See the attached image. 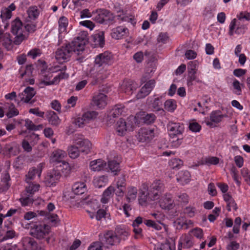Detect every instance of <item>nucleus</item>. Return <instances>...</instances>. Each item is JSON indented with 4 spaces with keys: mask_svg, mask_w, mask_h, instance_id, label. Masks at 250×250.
<instances>
[{
    "mask_svg": "<svg viewBox=\"0 0 250 250\" xmlns=\"http://www.w3.org/2000/svg\"><path fill=\"white\" fill-rule=\"evenodd\" d=\"M23 23L19 18H16L11 22V32L16 35L14 41L10 33H5L0 29V54L3 53L1 46L4 47L8 51L11 50L14 44L19 45L26 39L23 34Z\"/></svg>",
    "mask_w": 250,
    "mask_h": 250,
    "instance_id": "obj_1",
    "label": "nucleus"
},
{
    "mask_svg": "<svg viewBox=\"0 0 250 250\" xmlns=\"http://www.w3.org/2000/svg\"><path fill=\"white\" fill-rule=\"evenodd\" d=\"M84 41L78 37L71 43L59 48L55 53L56 59L60 63L68 62L73 53L81 54L84 49Z\"/></svg>",
    "mask_w": 250,
    "mask_h": 250,
    "instance_id": "obj_2",
    "label": "nucleus"
},
{
    "mask_svg": "<svg viewBox=\"0 0 250 250\" xmlns=\"http://www.w3.org/2000/svg\"><path fill=\"white\" fill-rule=\"evenodd\" d=\"M171 138L172 146L175 147L179 146L183 141V133L184 132V125L180 123L169 122L167 125Z\"/></svg>",
    "mask_w": 250,
    "mask_h": 250,
    "instance_id": "obj_3",
    "label": "nucleus"
},
{
    "mask_svg": "<svg viewBox=\"0 0 250 250\" xmlns=\"http://www.w3.org/2000/svg\"><path fill=\"white\" fill-rule=\"evenodd\" d=\"M164 184L160 180L154 181L149 188H147V186L145 184L143 185V189L146 190L149 192L151 200L158 199L160 197V195L164 191Z\"/></svg>",
    "mask_w": 250,
    "mask_h": 250,
    "instance_id": "obj_4",
    "label": "nucleus"
},
{
    "mask_svg": "<svg viewBox=\"0 0 250 250\" xmlns=\"http://www.w3.org/2000/svg\"><path fill=\"white\" fill-rule=\"evenodd\" d=\"M66 156V153L61 149H57L54 150L51 156V160L52 162L62 163L63 169H65V173L64 176H67L70 172L68 164L63 160Z\"/></svg>",
    "mask_w": 250,
    "mask_h": 250,
    "instance_id": "obj_5",
    "label": "nucleus"
},
{
    "mask_svg": "<svg viewBox=\"0 0 250 250\" xmlns=\"http://www.w3.org/2000/svg\"><path fill=\"white\" fill-rule=\"evenodd\" d=\"M99 240L103 245L113 246L120 243L119 238L113 231H108L104 234H100Z\"/></svg>",
    "mask_w": 250,
    "mask_h": 250,
    "instance_id": "obj_6",
    "label": "nucleus"
},
{
    "mask_svg": "<svg viewBox=\"0 0 250 250\" xmlns=\"http://www.w3.org/2000/svg\"><path fill=\"white\" fill-rule=\"evenodd\" d=\"M49 232V227L46 225H34L30 230V234L33 237L39 239H42Z\"/></svg>",
    "mask_w": 250,
    "mask_h": 250,
    "instance_id": "obj_7",
    "label": "nucleus"
},
{
    "mask_svg": "<svg viewBox=\"0 0 250 250\" xmlns=\"http://www.w3.org/2000/svg\"><path fill=\"white\" fill-rule=\"evenodd\" d=\"M98 113L94 111H87L84 113L82 117H78L75 119L74 123L76 125L79 127H83L87 124L90 120L96 118Z\"/></svg>",
    "mask_w": 250,
    "mask_h": 250,
    "instance_id": "obj_8",
    "label": "nucleus"
},
{
    "mask_svg": "<svg viewBox=\"0 0 250 250\" xmlns=\"http://www.w3.org/2000/svg\"><path fill=\"white\" fill-rule=\"evenodd\" d=\"M161 97H148L147 99V102L148 105L154 111L160 112V114L164 115L165 114L164 110L162 108V102L161 101Z\"/></svg>",
    "mask_w": 250,
    "mask_h": 250,
    "instance_id": "obj_9",
    "label": "nucleus"
},
{
    "mask_svg": "<svg viewBox=\"0 0 250 250\" xmlns=\"http://www.w3.org/2000/svg\"><path fill=\"white\" fill-rule=\"evenodd\" d=\"M128 35V28L123 26H118L113 28L110 33L111 37L115 40L122 39Z\"/></svg>",
    "mask_w": 250,
    "mask_h": 250,
    "instance_id": "obj_10",
    "label": "nucleus"
},
{
    "mask_svg": "<svg viewBox=\"0 0 250 250\" xmlns=\"http://www.w3.org/2000/svg\"><path fill=\"white\" fill-rule=\"evenodd\" d=\"M112 55L110 53L105 51L96 56L95 59V65L98 67L108 64L111 60Z\"/></svg>",
    "mask_w": 250,
    "mask_h": 250,
    "instance_id": "obj_11",
    "label": "nucleus"
},
{
    "mask_svg": "<svg viewBox=\"0 0 250 250\" xmlns=\"http://www.w3.org/2000/svg\"><path fill=\"white\" fill-rule=\"evenodd\" d=\"M154 129L151 128H141L138 134L140 141H149L154 137Z\"/></svg>",
    "mask_w": 250,
    "mask_h": 250,
    "instance_id": "obj_12",
    "label": "nucleus"
},
{
    "mask_svg": "<svg viewBox=\"0 0 250 250\" xmlns=\"http://www.w3.org/2000/svg\"><path fill=\"white\" fill-rule=\"evenodd\" d=\"M236 19H233L229 24V34L232 36L234 33L237 34H244L247 29V27L245 25H241L240 23L236 24Z\"/></svg>",
    "mask_w": 250,
    "mask_h": 250,
    "instance_id": "obj_13",
    "label": "nucleus"
},
{
    "mask_svg": "<svg viewBox=\"0 0 250 250\" xmlns=\"http://www.w3.org/2000/svg\"><path fill=\"white\" fill-rule=\"evenodd\" d=\"M107 96L103 93H98L93 97L92 104L98 108H104L107 104Z\"/></svg>",
    "mask_w": 250,
    "mask_h": 250,
    "instance_id": "obj_14",
    "label": "nucleus"
},
{
    "mask_svg": "<svg viewBox=\"0 0 250 250\" xmlns=\"http://www.w3.org/2000/svg\"><path fill=\"white\" fill-rule=\"evenodd\" d=\"M75 145L78 146L81 153L84 154H87L91 147V144L90 141L83 138L76 140Z\"/></svg>",
    "mask_w": 250,
    "mask_h": 250,
    "instance_id": "obj_15",
    "label": "nucleus"
},
{
    "mask_svg": "<svg viewBox=\"0 0 250 250\" xmlns=\"http://www.w3.org/2000/svg\"><path fill=\"white\" fill-rule=\"evenodd\" d=\"M62 165H60V166L57 167V169H53L48 173L47 180L49 183L53 184L60 179L62 175L60 171H62V173H64V175L65 174V171H64L63 168H62Z\"/></svg>",
    "mask_w": 250,
    "mask_h": 250,
    "instance_id": "obj_16",
    "label": "nucleus"
},
{
    "mask_svg": "<svg viewBox=\"0 0 250 250\" xmlns=\"http://www.w3.org/2000/svg\"><path fill=\"white\" fill-rule=\"evenodd\" d=\"M159 202L160 207L164 209L170 210L174 207L173 200L170 194H165Z\"/></svg>",
    "mask_w": 250,
    "mask_h": 250,
    "instance_id": "obj_17",
    "label": "nucleus"
},
{
    "mask_svg": "<svg viewBox=\"0 0 250 250\" xmlns=\"http://www.w3.org/2000/svg\"><path fill=\"white\" fill-rule=\"evenodd\" d=\"M193 238L190 234H185L180 238L178 250H182V247L186 249L191 248L193 246Z\"/></svg>",
    "mask_w": 250,
    "mask_h": 250,
    "instance_id": "obj_18",
    "label": "nucleus"
},
{
    "mask_svg": "<svg viewBox=\"0 0 250 250\" xmlns=\"http://www.w3.org/2000/svg\"><path fill=\"white\" fill-rule=\"evenodd\" d=\"M225 117H227V115L222 114L220 110L213 111L210 114L209 118L210 122L208 121H206V124L208 126H213V123L218 124Z\"/></svg>",
    "mask_w": 250,
    "mask_h": 250,
    "instance_id": "obj_19",
    "label": "nucleus"
},
{
    "mask_svg": "<svg viewBox=\"0 0 250 250\" xmlns=\"http://www.w3.org/2000/svg\"><path fill=\"white\" fill-rule=\"evenodd\" d=\"M23 249L26 250H37L38 244L34 238L30 237H24L22 239Z\"/></svg>",
    "mask_w": 250,
    "mask_h": 250,
    "instance_id": "obj_20",
    "label": "nucleus"
},
{
    "mask_svg": "<svg viewBox=\"0 0 250 250\" xmlns=\"http://www.w3.org/2000/svg\"><path fill=\"white\" fill-rule=\"evenodd\" d=\"M122 86L124 92L130 95L138 87V84L133 80H125L123 82Z\"/></svg>",
    "mask_w": 250,
    "mask_h": 250,
    "instance_id": "obj_21",
    "label": "nucleus"
},
{
    "mask_svg": "<svg viewBox=\"0 0 250 250\" xmlns=\"http://www.w3.org/2000/svg\"><path fill=\"white\" fill-rule=\"evenodd\" d=\"M36 91L35 89L31 87L28 86L23 92L19 95L21 101L24 103H28L31 99L35 96Z\"/></svg>",
    "mask_w": 250,
    "mask_h": 250,
    "instance_id": "obj_22",
    "label": "nucleus"
},
{
    "mask_svg": "<svg viewBox=\"0 0 250 250\" xmlns=\"http://www.w3.org/2000/svg\"><path fill=\"white\" fill-rule=\"evenodd\" d=\"M59 23V40H62L63 35L66 33V29L68 25V20L64 17H61L58 21Z\"/></svg>",
    "mask_w": 250,
    "mask_h": 250,
    "instance_id": "obj_23",
    "label": "nucleus"
},
{
    "mask_svg": "<svg viewBox=\"0 0 250 250\" xmlns=\"http://www.w3.org/2000/svg\"><path fill=\"white\" fill-rule=\"evenodd\" d=\"M15 236L16 232L13 229H10L5 225H4V227L1 229L0 238L1 241L13 238Z\"/></svg>",
    "mask_w": 250,
    "mask_h": 250,
    "instance_id": "obj_24",
    "label": "nucleus"
},
{
    "mask_svg": "<svg viewBox=\"0 0 250 250\" xmlns=\"http://www.w3.org/2000/svg\"><path fill=\"white\" fill-rule=\"evenodd\" d=\"M105 166L106 163L100 159L92 161L89 164L91 170L94 171H99L103 170Z\"/></svg>",
    "mask_w": 250,
    "mask_h": 250,
    "instance_id": "obj_25",
    "label": "nucleus"
},
{
    "mask_svg": "<svg viewBox=\"0 0 250 250\" xmlns=\"http://www.w3.org/2000/svg\"><path fill=\"white\" fill-rule=\"evenodd\" d=\"M125 108L124 105L122 104H117L115 105L110 111V117L116 118L125 113Z\"/></svg>",
    "mask_w": 250,
    "mask_h": 250,
    "instance_id": "obj_26",
    "label": "nucleus"
},
{
    "mask_svg": "<svg viewBox=\"0 0 250 250\" xmlns=\"http://www.w3.org/2000/svg\"><path fill=\"white\" fill-rule=\"evenodd\" d=\"M104 35V32L100 31L92 36L93 42L96 46L103 47L104 46L105 43Z\"/></svg>",
    "mask_w": 250,
    "mask_h": 250,
    "instance_id": "obj_27",
    "label": "nucleus"
},
{
    "mask_svg": "<svg viewBox=\"0 0 250 250\" xmlns=\"http://www.w3.org/2000/svg\"><path fill=\"white\" fill-rule=\"evenodd\" d=\"M4 109L8 118H10L19 114V111L13 104L7 103L4 105Z\"/></svg>",
    "mask_w": 250,
    "mask_h": 250,
    "instance_id": "obj_28",
    "label": "nucleus"
},
{
    "mask_svg": "<svg viewBox=\"0 0 250 250\" xmlns=\"http://www.w3.org/2000/svg\"><path fill=\"white\" fill-rule=\"evenodd\" d=\"M16 6L14 3H11L8 7L1 9L0 17L2 20L10 19L12 16V11L15 10Z\"/></svg>",
    "mask_w": 250,
    "mask_h": 250,
    "instance_id": "obj_29",
    "label": "nucleus"
},
{
    "mask_svg": "<svg viewBox=\"0 0 250 250\" xmlns=\"http://www.w3.org/2000/svg\"><path fill=\"white\" fill-rule=\"evenodd\" d=\"M46 116L49 123L53 125L57 126L61 122V120L57 114L52 110L47 111Z\"/></svg>",
    "mask_w": 250,
    "mask_h": 250,
    "instance_id": "obj_30",
    "label": "nucleus"
},
{
    "mask_svg": "<svg viewBox=\"0 0 250 250\" xmlns=\"http://www.w3.org/2000/svg\"><path fill=\"white\" fill-rule=\"evenodd\" d=\"M115 188L112 186H109L103 192L101 201L102 203H107L110 199L112 197L114 192Z\"/></svg>",
    "mask_w": 250,
    "mask_h": 250,
    "instance_id": "obj_31",
    "label": "nucleus"
},
{
    "mask_svg": "<svg viewBox=\"0 0 250 250\" xmlns=\"http://www.w3.org/2000/svg\"><path fill=\"white\" fill-rule=\"evenodd\" d=\"M126 125V122L122 118L120 119L116 124V131L118 135L122 136L125 135L128 130Z\"/></svg>",
    "mask_w": 250,
    "mask_h": 250,
    "instance_id": "obj_32",
    "label": "nucleus"
},
{
    "mask_svg": "<svg viewBox=\"0 0 250 250\" xmlns=\"http://www.w3.org/2000/svg\"><path fill=\"white\" fill-rule=\"evenodd\" d=\"M190 177V173L188 170L181 171L177 175V180L184 185L189 181Z\"/></svg>",
    "mask_w": 250,
    "mask_h": 250,
    "instance_id": "obj_33",
    "label": "nucleus"
},
{
    "mask_svg": "<svg viewBox=\"0 0 250 250\" xmlns=\"http://www.w3.org/2000/svg\"><path fill=\"white\" fill-rule=\"evenodd\" d=\"M72 190L76 195L82 194L86 190V185L83 182H77L73 185Z\"/></svg>",
    "mask_w": 250,
    "mask_h": 250,
    "instance_id": "obj_34",
    "label": "nucleus"
},
{
    "mask_svg": "<svg viewBox=\"0 0 250 250\" xmlns=\"http://www.w3.org/2000/svg\"><path fill=\"white\" fill-rule=\"evenodd\" d=\"M146 190L141 189L138 198L139 203L141 206H146L148 201H151L149 197V192L146 193Z\"/></svg>",
    "mask_w": 250,
    "mask_h": 250,
    "instance_id": "obj_35",
    "label": "nucleus"
},
{
    "mask_svg": "<svg viewBox=\"0 0 250 250\" xmlns=\"http://www.w3.org/2000/svg\"><path fill=\"white\" fill-rule=\"evenodd\" d=\"M68 74L65 73L64 71H61L60 73L54 77L53 81L49 82L43 81L44 83L46 85H51L52 84H56L59 83L60 81L62 79H65L68 78Z\"/></svg>",
    "mask_w": 250,
    "mask_h": 250,
    "instance_id": "obj_36",
    "label": "nucleus"
},
{
    "mask_svg": "<svg viewBox=\"0 0 250 250\" xmlns=\"http://www.w3.org/2000/svg\"><path fill=\"white\" fill-rule=\"evenodd\" d=\"M114 233L119 238V242L121 239L125 240L129 235L128 230L125 228L120 226L116 227Z\"/></svg>",
    "mask_w": 250,
    "mask_h": 250,
    "instance_id": "obj_37",
    "label": "nucleus"
},
{
    "mask_svg": "<svg viewBox=\"0 0 250 250\" xmlns=\"http://www.w3.org/2000/svg\"><path fill=\"white\" fill-rule=\"evenodd\" d=\"M138 189L136 187H131L128 188L127 193L126 195V199L128 203L134 201L137 197Z\"/></svg>",
    "mask_w": 250,
    "mask_h": 250,
    "instance_id": "obj_38",
    "label": "nucleus"
},
{
    "mask_svg": "<svg viewBox=\"0 0 250 250\" xmlns=\"http://www.w3.org/2000/svg\"><path fill=\"white\" fill-rule=\"evenodd\" d=\"M39 214L41 216H45L51 223L55 225L58 224L60 221L56 214H50L45 211L41 210L39 212Z\"/></svg>",
    "mask_w": 250,
    "mask_h": 250,
    "instance_id": "obj_39",
    "label": "nucleus"
},
{
    "mask_svg": "<svg viewBox=\"0 0 250 250\" xmlns=\"http://www.w3.org/2000/svg\"><path fill=\"white\" fill-rule=\"evenodd\" d=\"M104 9H99L93 11V19L95 21L102 23L103 20V15Z\"/></svg>",
    "mask_w": 250,
    "mask_h": 250,
    "instance_id": "obj_40",
    "label": "nucleus"
},
{
    "mask_svg": "<svg viewBox=\"0 0 250 250\" xmlns=\"http://www.w3.org/2000/svg\"><path fill=\"white\" fill-rule=\"evenodd\" d=\"M27 185L26 186V190L27 193L30 194H34L35 192L39 190L40 187L39 184H34L31 181H26Z\"/></svg>",
    "mask_w": 250,
    "mask_h": 250,
    "instance_id": "obj_41",
    "label": "nucleus"
},
{
    "mask_svg": "<svg viewBox=\"0 0 250 250\" xmlns=\"http://www.w3.org/2000/svg\"><path fill=\"white\" fill-rule=\"evenodd\" d=\"M104 12L103 15V24H109L114 21V17L112 13L106 9L103 11Z\"/></svg>",
    "mask_w": 250,
    "mask_h": 250,
    "instance_id": "obj_42",
    "label": "nucleus"
},
{
    "mask_svg": "<svg viewBox=\"0 0 250 250\" xmlns=\"http://www.w3.org/2000/svg\"><path fill=\"white\" fill-rule=\"evenodd\" d=\"M164 107L167 111L173 112L177 107L176 102L172 99L167 100L164 103Z\"/></svg>",
    "mask_w": 250,
    "mask_h": 250,
    "instance_id": "obj_43",
    "label": "nucleus"
},
{
    "mask_svg": "<svg viewBox=\"0 0 250 250\" xmlns=\"http://www.w3.org/2000/svg\"><path fill=\"white\" fill-rule=\"evenodd\" d=\"M27 14L29 18L31 20H35L39 15V11L37 6H32L27 10Z\"/></svg>",
    "mask_w": 250,
    "mask_h": 250,
    "instance_id": "obj_44",
    "label": "nucleus"
},
{
    "mask_svg": "<svg viewBox=\"0 0 250 250\" xmlns=\"http://www.w3.org/2000/svg\"><path fill=\"white\" fill-rule=\"evenodd\" d=\"M108 180L107 177L102 176L94 180V184L95 187L101 188L105 186Z\"/></svg>",
    "mask_w": 250,
    "mask_h": 250,
    "instance_id": "obj_45",
    "label": "nucleus"
},
{
    "mask_svg": "<svg viewBox=\"0 0 250 250\" xmlns=\"http://www.w3.org/2000/svg\"><path fill=\"white\" fill-rule=\"evenodd\" d=\"M7 149L9 153L13 156L18 155L20 152L19 146L14 142L7 146Z\"/></svg>",
    "mask_w": 250,
    "mask_h": 250,
    "instance_id": "obj_46",
    "label": "nucleus"
},
{
    "mask_svg": "<svg viewBox=\"0 0 250 250\" xmlns=\"http://www.w3.org/2000/svg\"><path fill=\"white\" fill-rule=\"evenodd\" d=\"M68 152L69 156L73 159L77 158L81 153L78 146L76 145L70 146L68 149Z\"/></svg>",
    "mask_w": 250,
    "mask_h": 250,
    "instance_id": "obj_47",
    "label": "nucleus"
},
{
    "mask_svg": "<svg viewBox=\"0 0 250 250\" xmlns=\"http://www.w3.org/2000/svg\"><path fill=\"white\" fill-rule=\"evenodd\" d=\"M108 167L111 172H115V175L117 172L120 170V163L115 160L109 161Z\"/></svg>",
    "mask_w": 250,
    "mask_h": 250,
    "instance_id": "obj_48",
    "label": "nucleus"
},
{
    "mask_svg": "<svg viewBox=\"0 0 250 250\" xmlns=\"http://www.w3.org/2000/svg\"><path fill=\"white\" fill-rule=\"evenodd\" d=\"M41 174V170L34 167L30 169L28 174L26 175V181H31L34 179L36 174H38L39 177L40 176Z\"/></svg>",
    "mask_w": 250,
    "mask_h": 250,
    "instance_id": "obj_49",
    "label": "nucleus"
},
{
    "mask_svg": "<svg viewBox=\"0 0 250 250\" xmlns=\"http://www.w3.org/2000/svg\"><path fill=\"white\" fill-rule=\"evenodd\" d=\"M136 124V117L133 116H130L127 119L126 125L128 131H132Z\"/></svg>",
    "mask_w": 250,
    "mask_h": 250,
    "instance_id": "obj_50",
    "label": "nucleus"
},
{
    "mask_svg": "<svg viewBox=\"0 0 250 250\" xmlns=\"http://www.w3.org/2000/svg\"><path fill=\"white\" fill-rule=\"evenodd\" d=\"M144 223L147 227H151L156 230H160L162 228L159 223H157L151 220L145 219L144 220Z\"/></svg>",
    "mask_w": 250,
    "mask_h": 250,
    "instance_id": "obj_51",
    "label": "nucleus"
},
{
    "mask_svg": "<svg viewBox=\"0 0 250 250\" xmlns=\"http://www.w3.org/2000/svg\"><path fill=\"white\" fill-rule=\"evenodd\" d=\"M196 72H188L187 78V85L190 86L193 85V82H199L196 75Z\"/></svg>",
    "mask_w": 250,
    "mask_h": 250,
    "instance_id": "obj_52",
    "label": "nucleus"
},
{
    "mask_svg": "<svg viewBox=\"0 0 250 250\" xmlns=\"http://www.w3.org/2000/svg\"><path fill=\"white\" fill-rule=\"evenodd\" d=\"M150 92V91L148 90L146 87L143 86L136 95V98L137 99L145 98L147 96Z\"/></svg>",
    "mask_w": 250,
    "mask_h": 250,
    "instance_id": "obj_53",
    "label": "nucleus"
},
{
    "mask_svg": "<svg viewBox=\"0 0 250 250\" xmlns=\"http://www.w3.org/2000/svg\"><path fill=\"white\" fill-rule=\"evenodd\" d=\"M172 249L173 247L169 243L155 245L154 247V250H172Z\"/></svg>",
    "mask_w": 250,
    "mask_h": 250,
    "instance_id": "obj_54",
    "label": "nucleus"
},
{
    "mask_svg": "<svg viewBox=\"0 0 250 250\" xmlns=\"http://www.w3.org/2000/svg\"><path fill=\"white\" fill-rule=\"evenodd\" d=\"M176 200L181 203L187 204L188 203V196L185 193H180L177 196Z\"/></svg>",
    "mask_w": 250,
    "mask_h": 250,
    "instance_id": "obj_55",
    "label": "nucleus"
},
{
    "mask_svg": "<svg viewBox=\"0 0 250 250\" xmlns=\"http://www.w3.org/2000/svg\"><path fill=\"white\" fill-rule=\"evenodd\" d=\"M198 64L196 61L189 62L188 65V72H197Z\"/></svg>",
    "mask_w": 250,
    "mask_h": 250,
    "instance_id": "obj_56",
    "label": "nucleus"
},
{
    "mask_svg": "<svg viewBox=\"0 0 250 250\" xmlns=\"http://www.w3.org/2000/svg\"><path fill=\"white\" fill-rule=\"evenodd\" d=\"M169 165L173 169H178L183 165V161L179 159H174L170 161Z\"/></svg>",
    "mask_w": 250,
    "mask_h": 250,
    "instance_id": "obj_57",
    "label": "nucleus"
},
{
    "mask_svg": "<svg viewBox=\"0 0 250 250\" xmlns=\"http://www.w3.org/2000/svg\"><path fill=\"white\" fill-rule=\"evenodd\" d=\"M240 85L241 84L240 82L237 80L235 79L233 81L232 83V85L234 89L233 92L237 95H240L241 94L242 90Z\"/></svg>",
    "mask_w": 250,
    "mask_h": 250,
    "instance_id": "obj_58",
    "label": "nucleus"
},
{
    "mask_svg": "<svg viewBox=\"0 0 250 250\" xmlns=\"http://www.w3.org/2000/svg\"><path fill=\"white\" fill-rule=\"evenodd\" d=\"M25 126L27 129L32 130H36L39 129L40 127H42V125H39L37 127L29 119H26L25 121Z\"/></svg>",
    "mask_w": 250,
    "mask_h": 250,
    "instance_id": "obj_59",
    "label": "nucleus"
},
{
    "mask_svg": "<svg viewBox=\"0 0 250 250\" xmlns=\"http://www.w3.org/2000/svg\"><path fill=\"white\" fill-rule=\"evenodd\" d=\"M42 54L40 49L38 48H34L29 51L27 56L31 57L33 59H35L37 57L40 56Z\"/></svg>",
    "mask_w": 250,
    "mask_h": 250,
    "instance_id": "obj_60",
    "label": "nucleus"
},
{
    "mask_svg": "<svg viewBox=\"0 0 250 250\" xmlns=\"http://www.w3.org/2000/svg\"><path fill=\"white\" fill-rule=\"evenodd\" d=\"M24 28L29 33L34 32L37 29V25L36 23H27L25 24Z\"/></svg>",
    "mask_w": 250,
    "mask_h": 250,
    "instance_id": "obj_61",
    "label": "nucleus"
},
{
    "mask_svg": "<svg viewBox=\"0 0 250 250\" xmlns=\"http://www.w3.org/2000/svg\"><path fill=\"white\" fill-rule=\"evenodd\" d=\"M196 209L195 208L188 206L185 208L184 209V212L189 217H192L195 215Z\"/></svg>",
    "mask_w": 250,
    "mask_h": 250,
    "instance_id": "obj_62",
    "label": "nucleus"
},
{
    "mask_svg": "<svg viewBox=\"0 0 250 250\" xmlns=\"http://www.w3.org/2000/svg\"><path fill=\"white\" fill-rule=\"evenodd\" d=\"M237 18L240 21L250 20V14L247 12H241L237 15Z\"/></svg>",
    "mask_w": 250,
    "mask_h": 250,
    "instance_id": "obj_63",
    "label": "nucleus"
},
{
    "mask_svg": "<svg viewBox=\"0 0 250 250\" xmlns=\"http://www.w3.org/2000/svg\"><path fill=\"white\" fill-rule=\"evenodd\" d=\"M103 244L100 241L92 243L88 247V250H102Z\"/></svg>",
    "mask_w": 250,
    "mask_h": 250,
    "instance_id": "obj_64",
    "label": "nucleus"
}]
</instances>
